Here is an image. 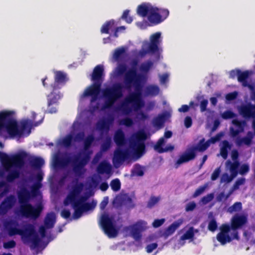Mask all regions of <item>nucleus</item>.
Segmentation results:
<instances>
[{
	"instance_id": "nucleus-1",
	"label": "nucleus",
	"mask_w": 255,
	"mask_h": 255,
	"mask_svg": "<svg viewBox=\"0 0 255 255\" xmlns=\"http://www.w3.org/2000/svg\"><path fill=\"white\" fill-rule=\"evenodd\" d=\"M148 136L144 130H140L133 135L129 141L128 147L124 150L123 147L126 146L127 143L123 133L121 130H119L115 136V141L119 147L114 153V165L118 167L124 161L135 160L140 158L144 152V141Z\"/></svg>"
},
{
	"instance_id": "nucleus-2",
	"label": "nucleus",
	"mask_w": 255,
	"mask_h": 255,
	"mask_svg": "<svg viewBox=\"0 0 255 255\" xmlns=\"http://www.w3.org/2000/svg\"><path fill=\"white\" fill-rule=\"evenodd\" d=\"M98 177L93 178L85 186L77 182L72 183L69 186V193L64 201L66 205L71 204L74 209V219L80 218L82 214L92 210L96 203L87 202V199L93 194V191L98 184Z\"/></svg>"
},
{
	"instance_id": "nucleus-3",
	"label": "nucleus",
	"mask_w": 255,
	"mask_h": 255,
	"mask_svg": "<svg viewBox=\"0 0 255 255\" xmlns=\"http://www.w3.org/2000/svg\"><path fill=\"white\" fill-rule=\"evenodd\" d=\"M55 218V214L52 213L47 214L44 220V226L39 229L38 235L34 232L32 226L29 225L21 229L15 221L7 223L5 224V229L10 235H19L24 243H30L36 247L40 245L44 238L45 230L54 226Z\"/></svg>"
},
{
	"instance_id": "nucleus-4",
	"label": "nucleus",
	"mask_w": 255,
	"mask_h": 255,
	"mask_svg": "<svg viewBox=\"0 0 255 255\" xmlns=\"http://www.w3.org/2000/svg\"><path fill=\"white\" fill-rule=\"evenodd\" d=\"M25 156L23 151L11 156L0 152V160L2 165L0 169V177L5 178L8 181L17 178Z\"/></svg>"
},
{
	"instance_id": "nucleus-5",
	"label": "nucleus",
	"mask_w": 255,
	"mask_h": 255,
	"mask_svg": "<svg viewBox=\"0 0 255 255\" xmlns=\"http://www.w3.org/2000/svg\"><path fill=\"white\" fill-rule=\"evenodd\" d=\"M37 115L33 114L31 118L16 119V113L13 110L0 111V128H35L43 122V118L37 120Z\"/></svg>"
},
{
	"instance_id": "nucleus-6",
	"label": "nucleus",
	"mask_w": 255,
	"mask_h": 255,
	"mask_svg": "<svg viewBox=\"0 0 255 255\" xmlns=\"http://www.w3.org/2000/svg\"><path fill=\"white\" fill-rule=\"evenodd\" d=\"M39 186L36 185L31 187L30 190L24 188L18 193L19 201L21 205L20 212L22 216L31 218H36L42 210V206L38 204L35 207L27 204V202L32 196H35L38 194Z\"/></svg>"
},
{
	"instance_id": "nucleus-7",
	"label": "nucleus",
	"mask_w": 255,
	"mask_h": 255,
	"mask_svg": "<svg viewBox=\"0 0 255 255\" xmlns=\"http://www.w3.org/2000/svg\"><path fill=\"white\" fill-rule=\"evenodd\" d=\"M134 92L130 93L122 103L120 108L125 114H129L132 110L137 111L142 108L144 103L142 99V85L140 79L134 83Z\"/></svg>"
},
{
	"instance_id": "nucleus-8",
	"label": "nucleus",
	"mask_w": 255,
	"mask_h": 255,
	"mask_svg": "<svg viewBox=\"0 0 255 255\" xmlns=\"http://www.w3.org/2000/svg\"><path fill=\"white\" fill-rule=\"evenodd\" d=\"M67 81L66 74L60 71L55 73V82L51 85L52 91L47 96V109L46 112L50 114H55L57 112L58 101L62 98V95L58 91L60 88L59 84H64Z\"/></svg>"
},
{
	"instance_id": "nucleus-9",
	"label": "nucleus",
	"mask_w": 255,
	"mask_h": 255,
	"mask_svg": "<svg viewBox=\"0 0 255 255\" xmlns=\"http://www.w3.org/2000/svg\"><path fill=\"white\" fill-rule=\"evenodd\" d=\"M247 216L245 215H236L231 220V227L233 232L229 235L230 227L228 225H223L220 228V232L218 234L217 239L222 245L230 242L232 240L238 239L236 229L241 227L247 223Z\"/></svg>"
},
{
	"instance_id": "nucleus-10",
	"label": "nucleus",
	"mask_w": 255,
	"mask_h": 255,
	"mask_svg": "<svg viewBox=\"0 0 255 255\" xmlns=\"http://www.w3.org/2000/svg\"><path fill=\"white\" fill-rule=\"evenodd\" d=\"M223 136L222 133L218 134L216 136L206 141L204 139H201L196 146L188 148L178 159L176 162L177 166L183 163L188 162L193 159L195 157L196 151H203L205 150L210 145L219 141Z\"/></svg>"
},
{
	"instance_id": "nucleus-11",
	"label": "nucleus",
	"mask_w": 255,
	"mask_h": 255,
	"mask_svg": "<svg viewBox=\"0 0 255 255\" xmlns=\"http://www.w3.org/2000/svg\"><path fill=\"white\" fill-rule=\"evenodd\" d=\"M104 74L103 65H98L94 69L92 75V80L94 83L87 88L84 91L83 97L91 96V103L95 102L98 98L101 91V86L102 82V76Z\"/></svg>"
},
{
	"instance_id": "nucleus-12",
	"label": "nucleus",
	"mask_w": 255,
	"mask_h": 255,
	"mask_svg": "<svg viewBox=\"0 0 255 255\" xmlns=\"http://www.w3.org/2000/svg\"><path fill=\"white\" fill-rule=\"evenodd\" d=\"M123 87L121 83H116L112 87L105 88L102 90V95L105 101L101 107V111L112 108L116 101L123 97Z\"/></svg>"
},
{
	"instance_id": "nucleus-13",
	"label": "nucleus",
	"mask_w": 255,
	"mask_h": 255,
	"mask_svg": "<svg viewBox=\"0 0 255 255\" xmlns=\"http://www.w3.org/2000/svg\"><path fill=\"white\" fill-rule=\"evenodd\" d=\"M147 228V223L144 221H139L131 226L124 228L122 233L124 236H130L134 239L138 240L141 237V233Z\"/></svg>"
},
{
	"instance_id": "nucleus-14",
	"label": "nucleus",
	"mask_w": 255,
	"mask_h": 255,
	"mask_svg": "<svg viewBox=\"0 0 255 255\" xmlns=\"http://www.w3.org/2000/svg\"><path fill=\"white\" fill-rule=\"evenodd\" d=\"M101 224L105 233L110 238L115 237L119 232V228L115 225L112 216L104 214L101 218Z\"/></svg>"
},
{
	"instance_id": "nucleus-15",
	"label": "nucleus",
	"mask_w": 255,
	"mask_h": 255,
	"mask_svg": "<svg viewBox=\"0 0 255 255\" xmlns=\"http://www.w3.org/2000/svg\"><path fill=\"white\" fill-rule=\"evenodd\" d=\"M30 133V128H0V136L4 138H18L27 136ZM0 147H2L1 142Z\"/></svg>"
},
{
	"instance_id": "nucleus-16",
	"label": "nucleus",
	"mask_w": 255,
	"mask_h": 255,
	"mask_svg": "<svg viewBox=\"0 0 255 255\" xmlns=\"http://www.w3.org/2000/svg\"><path fill=\"white\" fill-rule=\"evenodd\" d=\"M141 77V75L137 74L135 68L132 67L129 69L125 73L124 77L125 88L127 90H130L132 85L139 80Z\"/></svg>"
},
{
	"instance_id": "nucleus-17",
	"label": "nucleus",
	"mask_w": 255,
	"mask_h": 255,
	"mask_svg": "<svg viewBox=\"0 0 255 255\" xmlns=\"http://www.w3.org/2000/svg\"><path fill=\"white\" fill-rule=\"evenodd\" d=\"M197 232V230L193 227L185 228L180 231L178 234L182 235L174 248L179 249L183 246L185 244L186 240H192L195 234Z\"/></svg>"
},
{
	"instance_id": "nucleus-18",
	"label": "nucleus",
	"mask_w": 255,
	"mask_h": 255,
	"mask_svg": "<svg viewBox=\"0 0 255 255\" xmlns=\"http://www.w3.org/2000/svg\"><path fill=\"white\" fill-rule=\"evenodd\" d=\"M226 167L231 174L229 175L227 173L224 174L221 178V182H230L237 175L238 163L237 162L231 163L228 160L226 163Z\"/></svg>"
},
{
	"instance_id": "nucleus-19",
	"label": "nucleus",
	"mask_w": 255,
	"mask_h": 255,
	"mask_svg": "<svg viewBox=\"0 0 255 255\" xmlns=\"http://www.w3.org/2000/svg\"><path fill=\"white\" fill-rule=\"evenodd\" d=\"M239 114L246 119L255 118V104L251 103L241 105L238 108Z\"/></svg>"
},
{
	"instance_id": "nucleus-20",
	"label": "nucleus",
	"mask_w": 255,
	"mask_h": 255,
	"mask_svg": "<svg viewBox=\"0 0 255 255\" xmlns=\"http://www.w3.org/2000/svg\"><path fill=\"white\" fill-rule=\"evenodd\" d=\"M89 160L88 155H81L78 158L75 159L72 162L74 170L77 174H80L84 171L83 167Z\"/></svg>"
},
{
	"instance_id": "nucleus-21",
	"label": "nucleus",
	"mask_w": 255,
	"mask_h": 255,
	"mask_svg": "<svg viewBox=\"0 0 255 255\" xmlns=\"http://www.w3.org/2000/svg\"><path fill=\"white\" fill-rule=\"evenodd\" d=\"M147 19L151 25H157L163 21L162 16L159 13V8L153 7L147 16Z\"/></svg>"
},
{
	"instance_id": "nucleus-22",
	"label": "nucleus",
	"mask_w": 255,
	"mask_h": 255,
	"mask_svg": "<svg viewBox=\"0 0 255 255\" xmlns=\"http://www.w3.org/2000/svg\"><path fill=\"white\" fill-rule=\"evenodd\" d=\"M166 140L164 137L160 138L154 145V149L159 153L172 151L174 149V145L171 144H165Z\"/></svg>"
},
{
	"instance_id": "nucleus-23",
	"label": "nucleus",
	"mask_w": 255,
	"mask_h": 255,
	"mask_svg": "<svg viewBox=\"0 0 255 255\" xmlns=\"http://www.w3.org/2000/svg\"><path fill=\"white\" fill-rule=\"evenodd\" d=\"M171 116L169 112L165 111L155 117L152 120V124L155 128H161L164 124L169 120Z\"/></svg>"
},
{
	"instance_id": "nucleus-24",
	"label": "nucleus",
	"mask_w": 255,
	"mask_h": 255,
	"mask_svg": "<svg viewBox=\"0 0 255 255\" xmlns=\"http://www.w3.org/2000/svg\"><path fill=\"white\" fill-rule=\"evenodd\" d=\"M238 73V81L242 83V85L244 87H248L250 89L253 90V85L249 84L247 81L248 79L252 73V71L249 70L242 71L241 70H239Z\"/></svg>"
},
{
	"instance_id": "nucleus-25",
	"label": "nucleus",
	"mask_w": 255,
	"mask_h": 255,
	"mask_svg": "<svg viewBox=\"0 0 255 255\" xmlns=\"http://www.w3.org/2000/svg\"><path fill=\"white\" fill-rule=\"evenodd\" d=\"M161 33L156 32L150 37V42L147 44L149 46L150 49L151 51H155L158 52L159 50V45L160 44V38Z\"/></svg>"
},
{
	"instance_id": "nucleus-26",
	"label": "nucleus",
	"mask_w": 255,
	"mask_h": 255,
	"mask_svg": "<svg viewBox=\"0 0 255 255\" xmlns=\"http://www.w3.org/2000/svg\"><path fill=\"white\" fill-rule=\"evenodd\" d=\"M153 6L148 3H143L139 5L137 8V14L143 17L147 16Z\"/></svg>"
},
{
	"instance_id": "nucleus-27",
	"label": "nucleus",
	"mask_w": 255,
	"mask_h": 255,
	"mask_svg": "<svg viewBox=\"0 0 255 255\" xmlns=\"http://www.w3.org/2000/svg\"><path fill=\"white\" fill-rule=\"evenodd\" d=\"M183 221L182 220H178L174 223H173L168 228L165 230L164 233V235L167 237L172 235L175 230L179 227V226L182 224Z\"/></svg>"
},
{
	"instance_id": "nucleus-28",
	"label": "nucleus",
	"mask_w": 255,
	"mask_h": 255,
	"mask_svg": "<svg viewBox=\"0 0 255 255\" xmlns=\"http://www.w3.org/2000/svg\"><path fill=\"white\" fill-rule=\"evenodd\" d=\"M14 202V198L13 197L8 198L4 202H3L0 207V214H5L7 210L9 209L13 204Z\"/></svg>"
},
{
	"instance_id": "nucleus-29",
	"label": "nucleus",
	"mask_w": 255,
	"mask_h": 255,
	"mask_svg": "<svg viewBox=\"0 0 255 255\" xmlns=\"http://www.w3.org/2000/svg\"><path fill=\"white\" fill-rule=\"evenodd\" d=\"M159 87L155 85H150L146 87L145 94L146 96H156L159 93Z\"/></svg>"
},
{
	"instance_id": "nucleus-30",
	"label": "nucleus",
	"mask_w": 255,
	"mask_h": 255,
	"mask_svg": "<svg viewBox=\"0 0 255 255\" xmlns=\"http://www.w3.org/2000/svg\"><path fill=\"white\" fill-rule=\"evenodd\" d=\"M220 155L226 159L227 157L228 151L231 149V146L226 141H224L221 144Z\"/></svg>"
},
{
	"instance_id": "nucleus-31",
	"label": "nucleus",
	"mask_w": 255,
	"mask_h": 255,
	"mask_svg": "<svg viewBox=\"0 0 255 255\" xmlns=\"http://www.w3.org/2000/svg\"><path fill=\"white\" fill-rule=\"evenodd\" d=\"M98 171L100 173L110 174L111 172V165L106 161L103 162L99 165Z\"/></svg>"
},
{
	"instance_id": "nucleus-32",
	"label": "nucleus",
	"mask_w": 255,
	"mask_h": 255,
	"mask_svg": "<svg viewBox=\"0 0 255 255\" xmlns=\"http://www.w3.org/2000/svg\"><path fill=\"white\" fill-rule=\"evenodd\" d=\"M114 20H111L106 22L102 26L101 29V32L102 33L108 34L109 33V30L114 25Z\"/></svg>"
},
{
	"instance_id": "nucleus-33",
	"label": "nucleus",
	"mask_w": 255,
	"mask_h": 255,
	"mask_svg": "<svg viewBox=\"0 0 255 255\" xmlns=\"http://www.w3.org/2000/svg\"><path fill=\"white\" fill-rule=\"evenodd\" d=\"M153 66V62L148 60L145 63H143L140 66V70L142 72H148L151 67Z\"/></svg>"
},
{
	"instance_id": "nucleus-34",
	"label": "nucleus",
	"mask_w": 255,
	"mask_h": 255,
	"mask_svg": "<svg viewBox=\"0 0 255 255\" xmlns=\"http://www.w3.org/2000/svg\"><path fill=\"white\" fill-rule=\"evenodd\" d=\"M126 49L124 47L118 48L115 49L113 54V58L116 60H118L121 56L125 53Z\"/></svg>"
},
{
	"instance_id": "nucleus-35",
	"label": "nucleus",
	"mask_w": 255,
	"mask_h": 255,
	"mask_svg": "<svg viewBox=\"0 0 255 255\" xmlns=\"http://www.w3.org/2000/svg\"><path fill=\"white\" fill-rule=\"evenodd\" d=\"M214 194L213 193H210L203 197L199 202V204L201 205H205L210 201H211L214 198Z\"/></svg>"
},
{
	"instance_id": "nucleus-36",
	"label": "nucleus",
	"mask_w": 255,
	"mask_h": 255,
	"mask_svg": "<svg viewBox=\"0 0 255 255\" xmlns=\"http://www.w3.org/2000/svg\"><path fill=\"white\" fill-rule=\"evenodd\" d=\"M253 137V134L249 133L246 137L243 138L241 139L238 140V144L249 145L251 143V139Z\"/></svg>"
},
{
	"instance_id": "nucleus-37",
	"label": "nucleus",
	"mask_w": 255,
	"mask_h": 255,
	"mask_svg": "<svg viewBox=\"0 0 255 255\" xmlns=\"http://www.w3.org/2000/svg\"><path fill=\"white\" fill-rule=\"evenodd\" d=\"M221 117L223 119L228 120L236 117V114L231 110H227L222 114Z\"/></svg>"
},
{
	"instance_id": "nucleus-38",
	"label": "nucleus",
	"mask_w": 255,
	"mask_h": 255,
	"mask_svg": "<svg viewBox=\"0 0 255 255\" xmlns=\"http://www.w3.org/2000/svg\"><path fill=\"white\" fill-rule=\"evenodd\" d=\"M232 122L236 128H245L247 126V122L245 120H239L236 119H233Z\"/></svg>"
},
{
	"instance_id": "nucleus-39",
	"label": "nucleus",
	"mask_w": 255,
	"mask_h": 255,
	"mask_svg": "<svg viewBox=\"0 0 255 255\" xmlns=\"http://www.w3.org/2000/svg\"><path fill=\"white\" fill-rule=\"evenodd\" d=\"M127 66L124 64H120L117 68V73L118 76H122L127 72Z\"/></svg>"
},
{
	"instance_id": "nucleus-40",
	"label": "nucleus",
	"mask_w": 255,
	"mask_h": 255,
	"mask_svg": "<svg viewBox=\"0 0 255 255\" xmlns=\"http://www.w3.org/2000/svg\"><path fill=\"white\" fill-rule=\"evenodd\" d=\"M157 52L155 51H151L150 49L149 46L147 45L146 49L142 48L138 52V55L141 57H144L148 53L154 54Z\"/></svg>"
},
{
	"instance_id": "nucleus-41",
	"label": "nucleus",
	"mask_w": 255,
	"mask_h": 255,
	"mask_svg": "<svg viewBox=\"0 0 255 255\" xmlns=\"http://www.w3.org/2000/svg\"><path fill=\"white\" fill-rule=\"evenodd\" d=\"M129 10L126 9L124 11L122 16V18L125 20L128 23H131L133 20L132 17L129 16Z\"/></svg>"
},
{
	"instance_id": "nucleus-42",
	"label": "nucleus",
	"mask_w": 255,
	"mask_h": 255,
	"mask_svg": "<svg viewBox=\"0 0 255 255\" xmlns=\"http://www.w3.org/2000/svg\"><path fill=\"white\" fill-rule=\"evenodd\" d=\"M250 167L249 165L247 163H244L241 164L239 168V173L243 175L248 173L249 171Z\"/></svg>"
},
{
	"instance_id": "nucleus-43",
	"label": "nucleus",
	"mask_w": 255,
	"mask_h": 255,
	"mask_svg": "<svg viewBox=\"0 0 255 255\" xmlns=\"http://www.w3.org/2000/svg\"><path fill=\"white\" fill-rule=\"evenodd\" d=\"M31 162L35 167H38L44 164L43 160L41 158L33 157L31 159Z\"/></svg>"
},
{
	"instance_id": "nucleus-44",
	"label": "nucleus",
	"mask_w": 255,
	"mask_h": 255,
	"mask_svg": "<svg viewBox=\"0 0 255 255\" xmlns=\"http://www.w3.org/2000/svg\"><path fill=\"white\" fill-rule=\"evenodd\" d=\"M207 187H208V184H205L203 186L199 187L195 191V192H194L193 196L194 197H196L199 196L200 195L202 194L205 191V190L207 189Z\"/></svg>"
},
{
	"instance_id": "nucleus-45",
	"label": "nucleus",
	"mask_w": 255,
	"mask_h": 255,
	"mask_svg": "<svg viewBox=\"0 0 255 255\" xmlns=\"http://www.w3.org/2000/svg\"><path fill=\"white\" fill-rule=\"evenodd\" d=\"M111 186L113 190L116 191L119 190L121 187L120 180L117 179L113 180L111 183Z\"/></svg>"
},
{
	"instance_id": "nucleus-46",
	"label": "nucleus",
	"mask_w": 255,
	"mask_h": 255,
	"mask_svg": "<svg viewBox=\"0 0 255 255\" xmlns=\"http://www.w3.org/2000/svg\"><path fill=\"white\" fill-rule=\"evenodd\" d=\"M238 93L237 91H234L233 92L229 93L226 95V99L228 101H233L237 98Z\"/></svg>"
},
{
	"instance_id": "nucleus-47",
	"label": "nucleus",
	"mask_w": 255,
	"mask_h": 255,
	"mask_svg": "<svg viewBox=\"0 0 255 255\" xmlns=\"http://www.w3.org/2000/svg\"><path fill=\"white\" fill-rule=\"evenodd\" d=\"M242 208V204L240 202L236 203L233 206L228 209V211L230 213L239 211Z\"/></svg>"
},
{
	"instance_id": "nucleus-48",
	"label": "nucleus",
	"mask_w": 255,
	"mask_h": 255,
	"mask_svg": "<svg viewBox=\"0 0 255 255\" xmlns=\"http://www.w3.org/2000/svg\"><path fill=\"white\" fill-rule=\"evenodd\" d=\"M133 173L134 175L137 176L142 175L143 173L142 168L139 165L135 166L133 169Z\"/></svg>"
},
{
	"instance_id": "nucleus-49",
	"label": "nucleus",
	"mask_w": 255,
	"mask_h": 255,
	"mask_svg": "<svg viewBox=\"0 0 255 255\" xmlns=\"http://www.w3.org/2000/svg\"><path fill=\"white\" fill-rule=\"evenodd\" d=\"M208 101L206 99L203 100L200 105V111L201 112H204L207 110Z\"/></svg>"
},
{
	"instance_id": "nucleus-50",
	"label": "nucleus",
	"mask_w": 255,
	"mask_h": 255,
	"mask_svg": "<svg viewBox=\"0 0 255 255\" xmlns=\"http://www.w3.org/2000/svg\"><path fill=\"white\" fill-rule=\"evenodd\" d=\"M196 204L194 202H190L186 205L185 210L186 211H191L196 207Z\"/></svg>"
},
{
	"instance_id": "nucleus-51",
	"label": "nucleus",
	"mask_w": 255,
	"mask_h": 255,
	"mask_svg": "<svg viewBox=\"0 0 255 255\" xmlns=\"http://www.w3.org/2000/svg\"><path fill=\"white\" fill-rule=\"evenodd\" d=\"M159 13L160 14L162 18H163L164 20L168 17L169 12L167 9H159Z\"/></svg>"
},
{
	"instance_id": "nucleus-52",
	"label": "nucleus",
	"mask_w": 255,
	"mask_h": 255,
	"mask_svg": "<svg viewBox=\"0 0 255 255\" xmlns=\"http://www.w3.org/2000/svg\"><path fill=\"white\" fill-rule=\"evenodd\" d=\"M73 139V136L72 135H69L66 137L63 141V143L65 146H68L70 144Z\"/></svg>"
},
{
	"instance_id": "nucleus-53",
	"label": "nucleus",
	"mask_w": 255,
	"mask_h": 255,
	"mask_svg": "<svg viewBox=\"0 0 255 255\" xmlns=\"http://www.w3.org/2000/svg\"><path fill=\"white\" fill-rule=\"evenodd\" d=\"M192 124V120L189 116H187L184 120V125L186 128H190Z\"/></svg>"
},
{
	"instance_id": "nucleus-54",
	"label": "nucleus",
	"mask_w": 255,
	"mask_h": 255,
	"mask_svg": "<svg viewBox=\"0 0 255 255\" xmlns=\"http://www.w3.org/2000/svg\"><path fill=\"white\" fill-rule=\"evenodd\" d=\"M159 201V198L157 197H152L150 198L148 203V206L151 207L156 204Z\"/></svg>"
},
{
	"instance_id": "nucleus-55",
	"label": "nucleus",
	"mask_w": 255,
	"mask_h": 255,
	"mask_svg": "<svg viewBox=\"0 0 255 255\" xmlns=\"http://www.w3.org/2000/svg\"><path fill=\"white\" fill-rule=\"evenodd\" d=\"M137 118L140 121H145L147 119L148 116L142 112L137 113L136 116Z\"/></svg>"
},
{
	"instance_id": "nucleus-56",
	"label": "nucleus",
	"mask_w": 255,
	"mask_h": 255,
	"mask_svg": "<svg viewBox=\"0 0 255 255\" xmlns=\"http://www.w3.org/2000/svg\"><path fill=\"white\" fill-rule=\"evenodd\" d=\"M217 227L216 222L214 220L211 221L208 225V229L211 231H214Z\"/></svg>"
},
{
	"instance_id": "nucleus-57",
	"label": "nucleus",
	"mask_w": 255,
	"mask_h": 255,
	"mask_svg": "<svg viewBox=\"0 0 255 255\" xmlns=\"http://www.w3.org/2000/svg\"><path fill=\"white\" fill-rule=\"evenodd\" d=\"M157 247V245L156 243H153L148 245L146 248V252L148 253H151L154 249Z\"/></svg>"
},
{
	"instance_id": "nucleus-58",
	"label": "nucleus",
	"mask_w": 255,
	"mask_h": 255,
	"mask_svg": "<svg viewBox=\"0 0 255 255\" xmlns=\"http://www.w3.org/2000/svg\"><path fill=\"white\" fill-rule=\"evenodd\" d=\"M164 221V219L155 220L152 223L153 226L157 228L162 225Z\"/></svg>"
},
{
	"instance_id": "nucleus-59",
	"label": "nucleus",
	"mask_w": 255,
	"mask_h": 255,
	"mask_svg": "<svg viewBox=\"0 0 255 255\" xmlns=\"http://www.w3.org/2000/svg\"><path fill=\"white\" fill-rule=\"evenodd\" d=\"M238 156V152L236 150H233L232 152L231 157L233 160V162L230 161L231 163H234V162H237L238 163V167L239 166V162L237 160V159Z\"/></svg>"
},
{
	"instance_id": "nucleus-60",
	"label": "nucleus",
	"mask_w": 255,
	"mask_h": 255,
	"mask_svg": "<svg viewBox=\"0 0 255 255\" xmlns=\"http://www.w3.org/2000/svg\"><path fill=\"white\" fill-rule=\"evenodd\" d=\"M220 173V168H217V169H216L214 171V172L213 173V174L212 175V176H211L212 180H216L219 176Z\"/></svg>"
},
{
	"instance_id": "nucleus-61",
	"label": "nucleus",
	"mask_w": 255,
	"mask_h": 255,
	"mask_svg": "<svg viewBox=\"0 0 255 255\" xmlns=\"http://www.w3.org/2000/svg\"><path fill=\"white\" fill-rule=\"evenodd\" d=\"M239 69L232 70L230 72V77L232 79H234L236 77H238Z\"/></svg>"
},
{
	"instance_id": "nucleus-62",
	"label": "nucleus",
	"mask_w": 255,
	"mask_h": 255,
	"mask_svg": "<svg viewBox=\"0 0 255 255\" xmlns=\"http://www.w3.org/2000/svg\"><path fill=\"white\" fill-rule=\"evenodd\" d=\"M108 203V198L105 197L100 204V208L101 209H104Z\"/></svg>"
},
{
	"instance_id": "nucleus-63",
	"label": "nucleus",
	"mask_w": 255,
	"mask_h": 255,
	"mask_svg": "<svg viewBox=\"0 0 255 255\" xmlns=\"http://www.w3.org/2000/svg\"><path fill=\"white\" fill-rule=\"evenodd\" d=\"M189 106H188L187 105H182L181 108H180L178 109V111L179 112L185 113V112H188L189 111Z\"/></svg>"
},
{
	"instance_id": "nucleus-64",
	"label": "nucleus",
	"mask_w": 255,
	"mask_h": 255,
	"mask_svg": "<svg viewBox=\"0 0 255 255\" xmlns=\"http://www.w3.org/2000/svg\"><path fill=\"white\" fill-rule=\"evenodd\" d=\"M93 137L92 136H89L85 141V148L87 149L93 141Z\"/></svg>"
}]
</instances>
